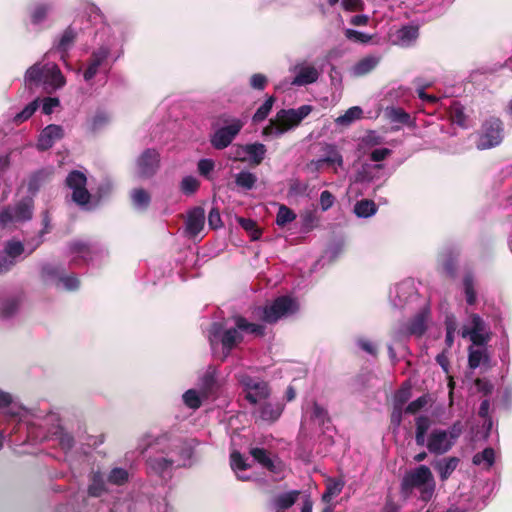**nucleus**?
I'll return each mask as SVG.
<instances>
[{"label":"nucleus","instance_id":"1","mask_svg":"<svg viewBox=\"0 0 512 512\" xmlns=\"http://www.w3.org/2000/svg\"><path fill=\"white\" fill-rule=\"evenodd\" d=\"M89 21L97 26L93 45L86 61L79 69L83 81L90 87L95 83L97 75H107L113 65L124 54V32L117 24H109L98 6L93 3L86 5Z\"/></svg>","mask_w":512,"mask_h":512},{"label":"nucleus","instance_id":"2","mask_svg":"<svg viewBox=\"0 0 512 512\" xmlns=\"http://www.w3.org/2000/svg\"><path fill=\"white\" fill-rule=\"evenodd\" d=\"M147 472L167 483L177 468L192 465L193 448L179 438L161 435L148 447Z\"/></svg>","mask_w":512,"mask_h":512},{"label":"nucleus","instance_id":"3","mask_svg":"<svg viewBox=\"0 0 512 512\" xmlns=\"http://www.w3.org/2000/svg\"><path fill=\"white\" fill-rule=\"evenodd\" d=\"M233 325L228 321L213 322L208 330V340L212 350L216 346H222V360H225L244 339V334L262 336L265 327L262 324L249 322L243 316L232 318Z\"/></svg>","mask_w":512,"mask_h":512},{"label":"nucleus","instance_id":"4","mask_svg":"<svg viewBox=\"0 0 512 512\" xmlns=\"http://www.w3.org/2000/svg\"><path fill=\"white\" fill-rule=\"evenodd\" d=\"M431 419L428 416L420 415L415 419V443L417 446L426 447L434 455H443L449 452L462 434L463 425L456 421L448 429L431 427Z\"/></svg>","mask_w":512,"mask_h":512},{"label":"nucleus","instance_id":"5","mask_svg":"<svg viewBox=\"0 0 512 512\" xmlns=\"http://www.w3.org/2000/svg\"><path fill=\"white\" fill-rule=\"evenodd\" d=\"M66 185L72 191L73 202L84 210L94 209L102 199L110 195L113 189L112 182L105 179L98 185L95 194L92 195L86 188V175L79 170H73L67 175Z\"/></svg>","mask_w":512,"mask_h":512},{"label":"nucleus","instance_id":"6","mask_svg":"<svg viewBox=\"0 0 512 512\" xmlns=\"http://www.w3.org/2000/svg\"><path fill=\"white\" fill-rule=\"evenodd\" d=\"M436 483L430 468L426 465H419L405 473L401 481V493L409 496L413 490H417L419 498L428 502L435 493Z\"/></svg>","mask_w":512,"mask_h":512},{"label":"nucleus","instance_id":"7","mask_svg":"<svg viewBox=\"0 0 512 512\" xmlns=\"http://www.w3.org/2000/svg\"><path fill=\"white\" fill-rule=\"evenodd\" d=\"M312 111L310 105H303L297 109H281L277 112L276 118L270 120L263 129L266 136L280 137L290 129L296 127Z\"/></svg>","mask_w":512,"mask_h":512},{"label":"nucleus","instance_id":"8","mask_svg":"<svg viewBox=\"0 0 512 512\" xmlns=\"http://www.w3.org/2000/svg\"><path fill=\"white\" fill-rule=\"evenodd\" d=\"M298 310L297 300L289 295H283L269 305L255 308L253 315L266 323H275L279 319L294 315Z\"/></svg>","mask_w":512,"mask_h":512},{"label":"nucleus","instance_id":"9","mask_svg":"<svg viewBox=\"0 0 512 512\" xmlns=\"http://www.w3.org/2000/svg\"><path fill=\"white\" fill-rule=\"evenodd\" d=\"M430 322V309L426 304L408 322H398L392 329L391 336L395 343L405 342L411 336L421 337L427 330Z\"/></svg>","mask_w":512,"mask_h":512},{"label":"nucleus","instance_id":"10","mask_svg":"<svg viewBox=\"0 0 512 512\" xmlns=\"http://www.w3.org/2000/svg\"><path fill=\"white\" fill-rule=\"evenodd\" d=\"M252 369H240L235 373V378L245 393V398L251 403L256 404L265 400L270 395L268 383L258 377L253 376Z\"/></svg>","mask_w":512,"mask_h":512},{"label":"nucleus","instance_id":"11","mask_svg":"<svg viewBox=\"0 0 512 512\" xmlns=\"http://www.w3.org/2000/svg\"><path fill=\"white\" fill-rule=\"evenodd\" d=\"M69 255L74 263H78L79 260L90 263L106 257L108 250L97 241L76 240L69 244Z\"/></svg>","mask_w":512,"mask_h":512},{"label":"nucleus","instance_id":"12","mask_svg":"<svg viewBox=\"0 0 512 512\" xmlns=\"http://www.w3.org/2000/svg\"><path fill=\"white\" fill-rule=\"evenodd\" d=\"M504 139V125L497 117L487 118L481 127L476 142L478 150L494 148L502 143Z\"/></svg>","mask_w":512,"mask_h":512},{"label":"nucleus","instance_id":"13","mask_svg":"<svg viewBox=\"0 0 512 512\" xmlns=\"http://www.w3.org/2000/svg\"><path fill=\"white\" fill-rule=\"evenodd\" d=\"M389 299L394 308H412L413 304L419 300V294L416 290L414 281L406 279L394 285L389 291Z\"/></svg>","mask_w":512,"mask_h":512},{"label":"nucleus","instance_id":"14","mask_svg":"<svg viewBox=\"0 0 512 512\" xmlns=\"http://www.w3.org/2000/svg\"><path fill=\"white\" fill-rule=\"evenodd\" d=\"M225 126L217 129L210 138L211 145L218 150L228 147L243 128L244 123L237 118L225 121Z\"/></svg>","mask_w":512,"mask_h":512},{"label":"nucleus","instance_id":"15","mask_svg":"<svg viewBox=\"0 0 512 512\" xmlns=\"http://www.w3.org/2000/svg\"><path fill=\"white\" fill-rule=\"evenodd\" d=\"M24 253V243L15 239L6 241L3 249L0 250V275L9 272L20 260H22V255Z\"/></svg>","mask_w":512,"mask_h":512},{"label":"nucleus","instance_id":"16","mask_svg":"<svg viewBox=\"0 0 512 512\" xmlns=\"http://www.w3.org/2000/svg\"><path fill=\"white\" fill-rule=\"evenodd\" d=\"M43 276L50 280L56 287L67 291L79 288L80 282L75 274L66 275L63 269L57 265L47 264L42 268Z\"/></svg>","mask_w":512,"mask_h":512},{"label":"nucleus","instance_id":"17","mask_svg":"<svg viewBox=\"0 0 512 512\" xmlns=\"http://www.w3.org/2000/svg\"><path fill=\"white\" fill-rule=\"evenodd\" d=\"M463 338L469 337L471 342L477 346L485 345L489 340V334L486 331L484 320L477 314L469 316V326H464L461 330Z\"/></svg>","mask_w":512,"mask_h":512},{"label":"nucleus","instance_id":"18","mask_svg":"<svg viewBox=\"0 0 512 512\" xmlns=\"http://www.w3.org/2000/svg\"><path fill=\"white\" fill-rule=\"evenodd\" d=\"M290 71L294 74L291 84L299 87L317 82L320 76V70L307 61L296 63Z\"/></svg>","mask_w":512,"mask_h":512},{"label":"nucleus","instance_id":"19","mask_svg":"<svg viewBox=\"0 0 512 512\" xmlns=\"http://www.w3.org/2000/svg\"><path fill=\"white\" fill-rule=\"evenodd\" d=\"M53 9L54 4L51 1L38 0L32 3L28 7V16L31 25L36 27L38 30L44 29L45 23Z\"/></svg>","mask_w":512,"mask_h":512},{"label":"nucleus","instance_id":"20","mask_svg":"<svg viewBox=\"0 0 512 512\" xmlns=\"http://www.w3.org/2000/svg\"><path fill=\"white\" fill-rule=\"evenodd\" d=\"M198 385L200 390H202L203 397L205 398L217 393L222 386L217 367L209 365L199 377Z\"/></svg>","mask_w":512,"mask_h":512},{"label":"nucleus","instance_id":"21","mask_svg":"<svg viewBox=\"0 0 512 512\" xmlns=\"http://www.w3.org/2000/svg\"><path fill=\"white\" fill-rule=\"evenodd\" d=\"M160 155L155 149H146L137 159L138 173L141 177H150L159 167Z\"/></svg>","mask_w":512,"mask_h":512},{"label":"nucleus","instance_id":"22","mask_svg":"<svg viewBox=\"0 0 512 512\" xmlns=\"http://www.w3.org/2000/svg\"><path fill=\"white\" fill-rule=\"evenodd\" d=\"M205 210L200 207H194L187 213L185 221V233L189 238L197 237L205 226Z\"/></svg>","mask_w":512,"mask_h":512},{"label":"nucleus","instance_id":"23","mask_svg":"<svg viewBox=\"0 0 512 512\" xmlns=\"http://www.w3.org/2000/svg\"><path fill=\"white\" fill-rule=\"evenodd\" d=\"M77 38V30L68 26L61 34L55 37L51 51L58 52L62 60L68 56L70 49L73 47Z\"/></svg>","mask_w":512,"mask_h":512},{"label":"nucleus","instance_id":"24","mask_svg":"<svg viewBox=\"0 0 512 512\" xmlns=\"http://www.w3.org/2000/svg\"><path fill=\"white\" fill-rule=\"evenodd\" d=\"M64 137L62 126L50 124L42 129L38 136L36 147L40 151L50 149L57 141Z\"/></svg>","mask_w":512,"mask_h":512},{"label":"nucleus","instance_id":"25","mask_svg":"<svg viewBox=\"0 0 512 512\" xmlns=\"http://www.w3.org/2000/svg\"><path fill=\"white\" fill-rule=\"evenodd\" d=\"M66 83L65 77L60 68L55 63H46V74L43 83V88L47 92H52L62 88Z\"/></svg>","mask_w":512,"mask_h":512},{"label":"nucleus","instance_id":"26","mask_svg":"<svg viewBox=\"0 0 512 512\" xmlns=\"http://www.w3.org/2000/svg\"><path fill=\"white\" fill-rule=\"evenodd\" d=\"M419 37V29L414 25H405L398 29L392 39L393 44L408 48L415 44Z\"/></svg>","mask_w":512,"mask_h":512},{"label":"nucleus","instance_id":"27","mask_svg":"<svg viewBox=\"0 0 512 512\" xmlns=\"http://www.w3.org/2000/svg\"><path fill=\"white\" fill-rule=\"evenodd\" d=\"M46 74V63L36 62L30 66L24 74V85L32 89L33 87L43 86Z\"/></svg>","mask_w":512,"mask_h":512},{"label":"nucleus","instance_id":"28","mask_svg":"<svg viewBox=\"0 0 512 512\" xmlns=\"http://www.w3.org/2000/svg\"><path fill=\"white\" fill-rule=\"evenodd\" d=\"M384 165L364 163L355 175V181L361 183H369L382 178Z\"/></svg>","mask_w":512,"mask_h":512},{"label":"nucleus","instance_id":"29","mask_svg":"<svg viewBox=\"0 0 512 512\" xmlns=\"http://www.w3.org/2000/svg\"><path fill=\"white\" fill-rule=\"evenodd\" d=\"M283 409V404L279 402H265L258 408L256 418L266 423H273L279 419Z\"/></svg>","mask_w":512,"mask_h":512},{"label":"nucleus","instance_id":"30","mask_svg":"<svg viewBox=\"0 0 512 512\" xmlns=\"http://www.w3.org/2000/svg\"><path fill=\"white\" fill-rule=\"evenodd\" d=\"M52 175L53 168H43L32 173L27 183L29 193L35 195L45 183L50 181Z\"/></svg>","mask_w":512,"mask_h":512},{"label":"nucleus","instance_id":"31","mask_svg":"<svg viewBox=\"0 0 512 512\" xmlns=\"http://www.w3.org/2000/svg\"><path fill=\"white\" fill-rule=\"evenodd\" d=\"M107 484L105 476L100 471H92L89 475V484L87 493L91 497H101L107 493Z\"/></svg>","mask_w":512,"mask_h":512},{"label":"nucleus","instance_id":"32","mask_svg":"<svg viewBox=\"0 0 512 512\" xmlns=\"http://www.w3.org/2000/svg\"><path fill=\"white\" fill-rule=\"evenodd\" d=\"M253 459L271 472L277 473L281 462L278 458L272 459L263 448L254 447L250 449Z\"/></svg>","mask_w":512,"mask_h":512},{"label":"nucleus","instance_id":"33","mask_svg":"<svg viewBox=\"0 0 512 512\" xmlns=\"http://www.w3.org/2000/svg\"><path fill=\"white\" fill-rule=\"evenodd\" d=\"M459 458L446 457L434 462L433 467L439 474L441 481H446L459 465Z\"/></svg>","mask_w":512,"mask_h":512},{"label":"nucleus","instance_id":"34","mask_svg":"<svg viewBox=\"0 0 512 512\" xmlns=\"http://www.w3.org/2000/svg\"><path fill=\"white\" fill-rule=\"evenodd\" d=\"M15 222L29 221L33 216V200L24 198L11 206Z\"/></svg>","mask_w":512,"mask_h":512},{"label":"nucleus","instance_id":"35","mask_svg":"<svg viewBox=\"0 0 512 512\" xmlns=\"http://www.w3.org/2000/svg\"><path fill=\"white\" fill-rule=\"evenodd\" d=\"M266 152L267 148L262 143L255 142L246 144V162L253 166H258L264 160Z\"/></svg>","mask_w":512,"mask_h":512},{"label":"nucleus","instance_id":"36","mask_svg":"<svg viewBox=\"0 0 512 512\" xmlns=\"http://www.w3.org/2000/svg\"><path fill=\"white\" fill-rule=\"evenodd\" d=\"M322 152V161H324L327 165L335 167V171L337 168H341L343 166V157L334 144H324L322 147Z\"/></svg>","mask_w":512,"mask_h":512},{"label":"nucleus","instance_id":"37","mask_svg":"<svg viewBox=\"0 0 512 512\" xmlns=\"http://www.w3.org/2000/svg\"><path fill=\"white\" fill-rule=\"evenodd\" d=\"M380 62V57L375 55H369L361 60H359L353 67H352V74L354 76H364L368 73H370L372 70L376 68V66Z\"/></svg>","mask_w":512,"mask_h":512},{"label":"nucleus","instance_id":"38","mask_svg":"<svg viewBox=\"0 0 512 512\" xmlns=\"http://www.w3.org/2000/svg\"><path fill=\"white\" fill-rule=\"evenodd\" d=\"M462 282L466 303L472 306L477 301L476 278L471 271H468L464 274Z\"/></svg>","mask_w":512,"mask_h":512},{"label":"nucleus","instance_id":"39","mask_svg":"<svg viewBox=\"0 0 512 512\" xmlns=\"http://www.w3.org/2000/svg\"><path fill=\"white\" fill-rule=\"evenodd\" d=\"M449 116L452 123L460 126L461 128H468L470 121L468 116L465 114V108L458 101H452L449 107Z\"/></svg>","mask_w":512,"mask_h":512},{"label":"nucleus","instance_id":"40","mask_svg":"<svg viewBox=\"0 0 512 512\" xmlns=\"http://www.w3.org/2000/svg\"><path fill=\"white\" fill-rule=\"evenodd\" d=\"M131 200L135 209L144 211L151 202V196L146 190L137 188L131 191Z\"/></svg>","mask_w":512,"mask_h":512},{"label":"nucleus","instance_id":"41","mask_svg":"<svg viewBox=\"0 0 512 512\" xmlns=\"http://www.w3.org/2000/svg\"><path fill=\"white\" fill-rule=\"evenodd\" d=\"M385 115L391 123L397 125H408L411 121L410 115L399 107H388Z\"/></svg>","mask_w":512,"mask_h":512},{"label":"nucleus","instance_id":"42","mask_svg":"<svg viewBox=\"0 0 512 512\" xmlns=\"http://www.w3.org/2000/svg\"><path fill=\"white\" fill-rule=\"evenodd\" d=\"M19 308V299L17 297H7L0 300V317L9 319L13 317Z\"/></svg>","mask_w":512,"mask_h":512},{"label":"nucleus","instance_id":"43","mask_svg":"<svg viewBox=\"0 0 512 512\" xmlns=\"http://www.w3.org/2000/svg\"><path fill=\"white\" fill-rule=\"evenodd\" d=\"M230 460L231 468L236 472L237 478L241 481L249 480V476L238 473V471H245L250 467V465L244 459L243 455L237 451H234L231 453Z\"/></svg>","mask_w":512,"mask_h":512},{"label":"nucleus","instance_id":"44","mask_svg":"<svg viewBox=\"0 0 512 512\" xmlns=\"http://www.w3.org/2000/svg\"><path fill=\"white\" fill-rule=\"evenodd\" d=\"M354 212L360 218H369L376 214L377 206L374 201L363 199L355 204Z\"/></svg>","mask_w":512,"mask_h":512},{"label":"nucleus","instance_id":"45","mask_svg":"<svg viewBox=\"0 0 512 512\" xmlns=\"http://www.w3.org/2000/svg\"><path fill=\"white\" fill-rule=\"evenodd\" d=\"M203 399L206 398L203 397L202 390L189 389L182 395L184 404L193 410L200 408Z\"/></svg>","mask_w":512,"mask_h":512},{"label":"nucleus","instance_id":"46","mask_svg":"<svg viewBox=\"0 0 512 512\" xmlns=\"http://www.w3.org/2000/svg\"><path fill=\"white\" fill-rule=\"evenodd\" d=\"M472 461L475 465H483L485 468L489 469L494 464L495 452L490 447L485 448L482 452L476 453Z\"/></svg>","mask_w":512,"mask_h":512},{"label":"nucleus","instance_id":"47","mask_svg":"<svg viewBox=\"0 0 512 512\" xmlns=\"http://www.w3.org/2000/svg\"><path fill=\"white\" fill-rule=\"evenodd\" d=\"M257 182L255 174L249 171H241L235 177L236 185L244 190H251Z\"/></svg>","mask_w":512,"mask_h":512},{"label":"nucleus","instance_id":"48","mask_svg":"<svg viewBox=\"0 0 512 512\" xmlns=\"http://www.w3.org/2000/svg\"><path fill=\"white\" fill-rule=\"evenodd\" d=\"M129 480V473L126 469L115 467L107 476V481L113 485H124Z\"/></svg>","mask_w":512,"mask_h":512},{"label":"nucleus","instance_id":"49","mask_svg":"<svg viewBox=\"0 0 512 512\" xmlns=\"http://www.w3.org/2000/svg\"><path fill=\"white\" fill-rule=\"evenodd\" d=\"M439 262L442 269L449 275L454 276L456 272V260L451 250H447L440 255Z\"/></svg>","mask_w":512,"mask_h":512},{"label":"nucleus","instance_id":"50","mask_svg":"<svg viewBox=\"0 0 512 512\" xmlns=\"http://www.w3.org/2000/svg\"><path fill=\"white\" fill-rule=\"evenodd\" d=\"M488 361V356L484 349H469L468 363L472 369L478 368L481 364Z\"/></svg>","mask_w":512,"mask_h":512},{"label":"nucleus","instance_id":"51","mask_svg":"<svg viewBox=\"0 0 512 512\" xmlns=\"http://www.w3.org/2000/svg\"><path fill=\"white\" fill-rule=\"evenodd\" d=\"M38 108H39V100L36 99V100L30 102L28 105H26L22 111L17 113L13 117V122L18 125V124L28 120L36 112V110Z\"/></svg>","mask_w":512,"mask_h":512},{"label":"nucleus","instance_id":"52","mask_svg":"<svg viewBox=\"0 0 512 512\" xmlns=\"http://www.w3.org/2000/svg\"><path fill=\"white\" fill-rule=\"evenodd\" d=\"M296 219V214L292 209L285 205H280L277 216H276V224L280 227L286 226L288 223H291Z\"/></svg>","mask_w":512,"mask_h":512},{"label":"nucleus","instance_id":"53","mask_svg":"<svg viewBox=\"0 0 512 512\" xmlns=\"http://www.w3.org/2000/svg\"><path fill=\"white\" fill-rule=\"evenodd\" d=\"M362 115V109L358 106L349 108L343 115L336 119L338 125H349L357 119H360Z\"/></svg>","mask_w":512,"mask_h":512},{"label":"nucleus","instance_id":"54","mask_svg":"<svg viewBox=\"0 0 512 512\" xmlns=\"http://www.w3.org/2000/svg\"><path fill=\"white\" fill-rule=\"evenodd\" d=\"M298 495V491L283 493L275 498V505L279 509H288L296 502Z\"/></svg>","mask_w":512,"mask_h":512},{"label":"nucleus","instance_id":"55","mask_svg":"<svg viewBox=\"0 0 512 512\" xmlns=\"http://www.w3.org/2000/svg\"><path fill=\"white\" fill-rule=\"evenodd\" d=\"M200 187V181L194 177V176H185L181 183H180V188H181V191L185 194V195H192L194 194Z\"/></svg>","mask_w":512,"mask_h":512},{"label":"nucleus","instance_id":"56","mask_svg":"<svg viewBox=\"0 0 512 512\" xmlns=\"http://www.w3.org/2000/svg\"><path fill=\"white\" fill-rule=\"evenodd\" d=\"M345 37L354 43L367 44L372 40V35L347 28L344 31Z\"/></svg>","mask_w":512,"mask_h":512},{"label":"nucleus","instance_id":"57","mask_svg":"<svg viewBox=\"0 0 512 512\" xmlns=\"http://www.w3.org/2000/svg\"><path fill=\"white\" fill-rule=\"evenodd\" d=\"M274 101H275V99L272 96L267 98L265 100V102L255 112V114L253 116V121L254 122L263 121L270 113L272 106L274 104Z\"/></svg>","mask_w":512,"mask_h":512},{"label":"nucleus","instance_id":"58","mask_svg":"<svg viewBox=\"0 0 512 512\" xmlns=\"http://www.w3.org/2000/svg\"><path fill=\"white\" fill-rule=\"evenodd\" d=\"M215 168V162L209 158H203L198 161L197 170L198 173L206 179H211V173Z\"/></svg>","mask_w":512,"mask_h":512},{"label":"nucleus","instance_id":"59","mask_svg":"<svg viewBox=\"0 0 512 512\" xmlns=\"http://www.w3.org/2000/svg\"><path fill=\"white\" fill-rule=\"evenodd\" d=\"M311 417L320 425H324L327 421H329L327 410L316 402H314L312 405Z\"/></svg>","mask_w":512,"mask_h":512},{"label":"nucleus","instance_id":"60","mask_svg":"<svg viewBox=\"0 0 512 512\" xmlns=\"http://www.w3.org/2000/svg\"><path fill=\"white\" fill-rule=\"evenodd\" d=\"M344 483L342 481H330L327 484L326 491L323 494V500L328 502L333 497L339 495L343 489Z\"/></svg>","mask_w":512,"mask_h":512},{"label":"nucleus","instance_id":"61","mask_svg":"<svg viewBox=\"0 0 512 512\" xmlns=\"http://www.w3.org/2000/svg\"><path fill=\"white\" fill-rule=\"evenodd\" d=\"M239 224L244 230L250 233L252 240L259 239L261 232L258 229L255 221H253L252 219L240 218Z\"/></svg>","mask_w":512,"mask_h":512},{"label":"nucleus","instance_id":"62","mask_svg":"<svg viewBox=\"0 0 512 512\" xmlns=\"http://www.w3.org/2000/svg\"><path fill=\"white\" fill-rule=\"evenodd\" d=\"M246 157V144H237L232 146V148L230 149L229 158L232 159L233 161L246 162Z\"/></svg>","mask_w":512,"mask_h":512},{"label":"nucleus","instance_id":"63","mask_svg":"<svg viewBox=\"0 0 512 512\" xmlns=\"http://www.w3.org/2000/svg\"><path fill=\"white\" fill-rule=\"evenodd\" d=\"M428 403L426 396H420L405 407V413L415 414L423 409Z\"/></svg>","mask_w":512,"mask_h":512},{"label":"nucleus","instance_id":"64","mask_svg":"<svg viewBox=\"0 0 512 512\" xmlns=\"http://www.w3.org/2000/svg\"><path fill=\"white\" fill-rule=\"evenodd\" d=\"M410 396L411 391L409 387L399 389L394 395L393 405L404 408V405L409 400Z\"/></svg>","mask_w":512,"mask_h":512}]
</instances>
